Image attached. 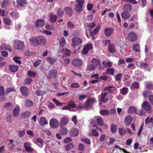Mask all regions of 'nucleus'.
Returning a JSON list of instances; mask_svg holds the SVG:
<instances>
[{"label":"nucleus","instance_id":"393cba45","mask_svg":"<svg viewBox=\"0 0 153 153\" xmlns=\"http://www.w3.org/2000/svg\"><path fill=\"white\" fill-rule=\"evenodd\" d=\"M123 9L125 11H131L132 9V7L130 4H127L123 6Z\"/></svg>","mask_w":153,"mask_h":153},{"label":"nucleus","instance_id":"9d476101","mask_svg":"<svg viewBox=\"0 0 153 153\" xmlns=\"http://www.w3.org/2000/svg\"><path fill=\"white\" fill-rule=\"evenodd\" d=\"M72 64L74 66L80 67L82 65V62L81 59L76 58L73 60Z\"/></svg>","mask_w":153,"mask_h":153},{"label":"nucleus","instance_id":"c03bdc74","mask_svg":"<svg viewBox=\"0 0 153 153\" xmlns=\"http://www.w3.org/2000/svg\"><path fill=\"white\" fill-rule=\"evenodd\" d=\"M57 16L54 14H51L50 16V21L52 22H54L57 19Z\"/></svg>","mask_w":153,"mask_h":153},{"label":"nucleus","instance_id":"f704fd0d","mask_svg":"<svg viewBox=\"0 0 153 153\" xmlns=\"http://www.w3.org/2000/svg\"><path fill=\"white\" fill-rule=\"evenodd\" d=\"M140 45L139 44H136L133 45L132 47V48L134 51L136 52H139L140 51Z\"/></svg>","mask_w":153,"mask_h":153},{"label":"nucleus","instance_id":"a211bd4d","mask_svg":"<svg viewBox=\"0 0 153 153\" xmlns=\"http://www.w3.org/2000/svg\"><path fill=\"white\" fill-rule=\"evenodd\" d=\"M1 50H7L10 52L12 51V48L9 44L5 43L3 44L1 46Z\"/></svg>","mask_w":153,"mask_h":153},{"label":"nucleus","instance_id":"680f3d73","mask_svg":"<svg viewBox=\"0 0 153 153\" xmlns=\"http://www.w3.org/2000/svg\"><path fill=\"white\" fill-rule=\"evenodd\" d=\"M25 134V130L20 131L18 132V136L20 137H22L24 136Z\"/></svg>","mask_w":153,"mask_h":153},{"label":"nucleus","instance_id":"cd10ccee","mask_svg":"<svg viewBox=\"0 0 153 153\" xmlns=\"http://www.w3.org/2000/svg\"><path fill=\"white\" fill-rule=\"evenodd\" d=\"M4 107L5 108H7V109L10 111L13 109V105L12 103L9 102L5 103L4 106Z\"/></svg>","mask_w":153,"mask_h":153},{"label":"nucleus","instance_id":"5fc2aeb1","mask_svg":"<svg viewBox=\"0 0 153 153\" xmlns=\"http://www.w3.org/2000/svg\"><path fill=\"white\" fill-rule=\"evenodd\" d=\"M117 126L114 124H112L111 126V130L112 132L115 133L117 130Z\"/></svg>","mask_w":153,"mask_h":153},{"label":"nucleus","instance_id":"bb28decb","mask_svg":"<svg viewBox=\"0 0 153 153\" xmlns=\"http://www.w3.org/2000/svg\"><path fill=\"white\" fill-rule=\"evenodd\" d=\"M121 16L123 19H128L130 17L131 15L128 12H123L121 13Z\"/></svg>","mask_w":153,"mask_h":153},{"label":"nucleus","instance_id":"4468645a","mask_svg":"<svg viewBox=\"0 0 153 153\" xmlns=\"http://www.w3.org/2000/svg\"><path fill=\"white\" fill-rule=\"evenodd\" d=\"M114 29L111 27L106 28L104 30V33L105 36H110L113 33Z\"/></svg>","mask_w":153,"mask_h":153},{"label":"nucleus","instance_id":"e2e57ef3","mask_svg":"<svg viewBox=\"0 0 153 153\" xmlns=\"http://www.w3.org/2000/svg\"><path fill=\"white\" fill-rule=\"evenodd\" d=\"M68 105L69 107H70L71 108H75L76 107L75 102L72 101L68 102Z\"/></svg>","mask_w":153,"mask_h":153},{"label":"nucleus","instance_id":"423d86ee","mask_svg":"<svg viewBox=\"0 0 153 153\" xmlns=\"http://www.w3.org/2000/svg\"><path fill=\"white\" fill-rule=\"evenodd\" d=\"M72 46L75 48V46H79L82 43V39L79 38L74 37L71 40Z\"/></svg>","mask_w":153,"mask_h":153},{"label":"nucleus","instance_id":"4d7b16f0","mask_svg":"<svg viewBox=\"0 0 153 153\" xmlns=\"http://www.w3.org/2000/svg\"><path fill=\"white\" fill-rule=\"evenodd\" d=\"M71 87L72 88H79L80 87V85L78 83L74 82L71 84Z\"/></svg>","mask_w":153,"mask_h":153},{"label":"nucleus","instance_id":"aec40b11","mask_svg":"<svg viewBox=\"0 0 153 153\" xmlns=\"http://www.w3.org/2000/svg\"><path fill=\"white\" fill-rule=\"evenodd\" d=\"M117 88L114 85H111L105 87L104 88L105 91H108L110 93H112L113 92L116 91Z\"/></svg>","mask_w":153,"mask_h":153},{"label":"nucleus","instance_id":"0e129e2a","mask_svg":"<svg viewBox=\"0 0 153 153\" xmlns=\"http://www.w3.org/2000/svg\"><path fill=\"white\" fill-rule=\"evenodd\" d=\"M20 59V58L18 57H14L13 59V60L16 63L20 64L21 63V62L19 59Z\"/></svg>","mask_w":153,"mask_h":153},{"label":"nucleus","instance_id":"c85d7f7f","mask_svg":"<svg viewBox=\"0 0 153 153\" xmlns=\"http://www.w3.org/2000/svg\"><path fill=\"white\" fill-rule=\"evenodd\" d=\"M65 12L69 16L72 15V10L71 8L66 7L64 8Z\"/></svg>","mask_w":153,"mask_h":153},{"label":"nucleus","instance_id":"a878e982","mask_svg":"<svg viewBox=\"0 0 153 153\" xmlns=\"http://www.w3.org/2000/svg\"><path fill=\"white\" fill-rule=\"evenodd\" d=\"M20 111L19 108V106H17L14 108L13 112V115L15 117H17L19 114Z\"/></svg>","mask_w":153,"mask_h":153},{"label":"nucleus","instance_id":"58836bf2","mask_svg":"<svg viewBox=\"0 0 153 153\" xmlns=\"http://www.w3.org/2000/svg\"><path fill=\"white\" fill-rule=\"evenodd\" d=\"M100 113L102 115H108L110 114V112L108 110H103L100 111Z\"/></svg>","mask_w":153,"mask_h":153},{"label":"nucleus","instance_id":"a19ab883","mask_svg":"<svg viewBox=\"0 0 153 153\" xmlns=\"http://www.w3.org/2000/svg\"><path fill=\"white\" fill-rule=\"evenodd\" d=\"M108 50L110 52L114 53L115 52V46L113 44L109 45L108 47Z\"/></svg>","mask_w":153,"mask_h":153},{"label":"nucleus","instance_id":"2f4dec72","mask_svg":"<svg viewBox=\"0 0 153 153\" xmlns=\"http://www.w3.org/2000/svg\"><path fill=\"white\" fill-rule=\"evenodd\" d=\"M9 4L8 0H4L2 2L1 7L2 8H7V6Z\"/></svg>","mask_w":153,"mask_h":153},{"label":"nucleus","instance_id":"ddd939ff","mask_svg":"<svg viewBox=\"0 0 153 153\" xmlns=\"http://www.w3.org/2000/svg\"><path fill=\"white\" fill-rule=\"evenodd\" d=\"M20 90L23 96H27L29 94L28 89L25 86H21L20 88Z\"/></svg>","mask_w":153,"mask_h":153},{"label":"nucleus","instance_id":"20e7f679","mask_svg":"<svg viewBox=\"0 0 153 153\" xmlns=\"http://www.w3.org/2000/svg\"><path fill=\"white\" fill-rule=\"evenodd\" d=\"M127 38L128 41L130 42H134L137 40V34L134 32H130L128 34Z\"/></svg>","mask_w":153,"mask_h":153},{"label":"nucleus","instance_id":"f3484780","mask_svg":"<svg viewBox=\"0 0 153 153\" xmlns=\"http://www.w3.org/2000/svg\"><path fill=\"white\" fill-rule=\"evenodd\" d=\"M45 24V21L42 19H39L37 20L35 22V26L37 27L43 26Z\"/></svg>","mask_w":153,"mask_h":153},{"label":"nucleus","instance_id":"412c9836","mask_svg":"<svg viewBox=\"0 0 153 153\" xmlns=\"http://www.w3.org/2000/svg\"><path fill=\"white\" fill-rule=\"evenodd\" d=\"M68 122V119L66 117H63L61 119L60 122L59 126L62 127L66 125Z\"/></svg>","mask_w":153,"mask_h":153},{"label":"nucleus","instance_id":"a18cd8bd","mask_svg":"<svg viewBox=\"0 0 153 153\" xmlns=\"http://www.w3.org/2000/svg\"><path fill=\"white\" fill-rule=\"evenodd\" d=\"M4 22L5 24L10 25H11L12 21L10 19L5 18L4 19Z\"/></svg>","mask_w":153,"mask_h":153},{"label":"nucleus","instance_id":"3c124183","mask_svg":"<svg viewBox=\"0 0 153 153\" xmlns=\"http://www.w3.org/2000/svg\"><path fill=\"white\" fill-rule=\"evenodd\" d=\"M135 113L137 115H138L140 116H142L143 115H144L145 114V112H144L143 110L136 109V111Z\"/></svg>","mask_w":153,"mask_h":153},{"label":"nucleus","instance_id":"f257e3e1","mask_svg":"<svg viewBox=\"0 0 153 153\" xmlns=\"http://www.w3.org/2000/svg\"><path fill=\"white\" fill-rule=\"evenodd\" d=\"M30 44L34 47L39 45L44 46L47 43L45 38L42 36H39L36 37L32 36L29 39Z\"/></svg>","mask_w":153,"mask_h":153},{"label":"nucleus","instance_id":"de8ad7c7","mask_svg":"<svg viewBox=\"0 0 153 153\" xmlns=\"http://www.w3.org/2000/svg\"><path fill=\"white\" fill-rule=\"evenodd\" d=\"M47 61L51 64H53L55 61V59L54 58H52L51 57H48L46 59Z\"/></svg>","mask_w":153,"mask_h":153},{"label":"nucleus","instance_id":"6ab92c4d","mask_svg":"<svg viewBox=\"0 0 153 153\" xmlns=\"http://www.w3.org/2000/svg\"><path fill=\"white\" fill-rule=\"evenodd\" d=\"M142 108L147 111H149L151 109L150 104L147 102H144L142 105Z\"/></svg>","mask_w":153,"mask_h":153},{"label":"nucleus","instance_id":"052dcab7","mask_svg":"<svg viewBox=\"0 0 153 153\" xmlns=\"http://www.w3.org/2000/svg\"><path fill=\"white\" fill-rule=\"evenodd\" d=\"M36 93L37 96H41L43 95L45 92L44 91L41 90H38L36 91Z\"/></svg>","mask_w":153,"mask_h":153},{"label":"nucleus","instance_id":"72a5a7b5","mask_svg":"<svg viewBox=\"0 0 153 153\" xmlns=\"http://www.w3.org/2000/svg\"><path fill=\"white\" fill-rule=\"evenodd\" d=\"M115 70L114 68H108L106 71V73L107 74L113 75L114 74Z\"/></svg>","mask_w":153,"mask_h":153},{"label":"nucleus","instance_id":"603ef678","mask_svg":"<svg viewBox=\"0 0 153 153\" xmlns=\"http://www.w3.org/2000/svg\"><path fill=\"white\" fill-rule=\"evenodd\" d=\"M64 54L66 56H68L71 55V51L67 48L64 49Z\"/></svg>","mask_w":153,"mask_h":153},{"label":"nucleus","instance_id":"1a4fd4ad","mask_svg":"<svg viewBox=\"0 0 153 153\" xmlns=\"http://www.w3.org/2000/svg\"><path fill=\"white\" fill-rule=\"evenodd\" d=\"M108 94V92L102 94L100 96V101L104 103L107 102L109 100V98L107 97Z\"/></svg>","mask_w":153,"mask_h":153},{"label":"nucleus","instance_id":"c9c22d12","mask_svg":"<svg viewBox=\"0 0 153 153\" xmlns=\"http://www.w3.org/2000/svg\"><path fill=\"white\" fill-rule=\"evenodd\" d=\"M25 105L26 106L28 107L32 106L33 105V102L32 101L30 100H27L25 101Z\"/></svg>","mask_w":153,"mask_h":153},{"label":"nucleus","instance_id":"338daca9","mask_svg":"<svg viewBox=\"0 0 153 153\" xmlns=\"http://www.w3.org/2000/svg\"><path fill=\"white\" fill-rule=\"evenodd\" d=\"M97 121L99 125L102 126L103 125V122L102 119L98 118L97 120Z\"/></svg>","mask_w":153,"mask_h":153},{"label":"nucleus","instance_id":"c756f323","mask_svg":"<svg viewBox=\"0 0 153 153\" xmlns=\"http://www.w3.org/2000/svg\"><path fill=\"white\" fill-rule=\"evenodd\" d=\"M145 123L146 125H148L150 123L152 124L150 127L152 128L153 127V119L152 118H150L149 117H147L145 120Z\"/></svg>","mask_w":153,"mask_h":153},{"label":"nucleus","instance_id":"7ed1b4c3","mask_svg":"<svg viewBox=\"0 0 153 153\" xmlns=\"http://www.w3.org/2000/svg\"><path fill=\"white\" fill-rule=\"evenodd\" d=\"M57 74V70L56 68H53L50 70L47 75V78L49 79L52 78L55 79L56 77Z\"/></svg>","mask_w":153,"mask_h":153},{"label":"nucleus","instance_id":"09e8293b","mask_svg":"<svg viewBox=\"0 0 153 153\" xmlns=\"http://www.w3.org/2000/svg\"><path fill=\"white\" fill-rule=\"evenodd\" d=\"M128 88L124 87L120 90V92L123 95H125L128 93Z\"/></svg>","mask_w":153,"mask_h":153},{"label":"nucleus","instance_id":"6e6d98bb","mask_svg":"<svg viewBox=\"0 0 153 153\" xmlns=\"http://www.w3.org/2000/svg\"><path fill=\"white\" fill-rule=\"evenodd\" d=\"M144 124L142 123L140 126V128L138 131L137 133V135L138 137H140V136L141 132L142 131H143V128Z\"/></svg>","mask_w":153,"mask_h":153},{"label":"nucleus","instance_id":"f8f14e48","mask_svg":"<svg viewBox=\"0 0 153 153\" xmlns=\"http://www.w3.org/2000/svg\"><path fill=\"white\" fill-rule=\"evenodd\" d=\"M70 135L71 137H75L78 135L79 130L76 128H74L71 129L69 132Z\"/></svg>","mask_w":153,"mask_h":153},{"label":"nucleus","instance_id":"4be33fe9","mask_svg":"<svg viewBox=\"0 0 153 153\" xmlns=\"http://www.w3.org/2000/svg\"><path fill=\"white\" fill-rule=\"evenodd\" d=\"M39 123L41 126H44L48 124V123L45 117H42L40 118Z\"/></svg>","mask_w":153,"mask_h":153},{"label":"nucleus","instance_id":"473e14b6","mask_svg":"<svg viewBox=\"0 0 153 153\" xmlns=\"http://www.w3.org/2000/svg\"><path fill=\"white\" fill-rule=\"evenodd\" d=\"M136 108L134 106H131L128 108V113L129 114L135 113L136 110Z\"/></svg>","mask_w":153,"mask_h":153},{"label":"nucleus","instance_id":"13d9d810","mask_svg":"<svg viewBox=\"0 0 153 153\" xmlns=\"http://www.w3.org/2000/svg\"><path fill=\"white\" fill-rule=\"evenodd\" d=\"M100 28V25H97L93 31L94 33L95 34H97Z\"/></svg>","mask_w":153,"mask_h":153},{"label":"nucleus","instance_id":"0eeeda50","mask_svg":"<svg viewBox=\"0 0 153 153\" xmlns=\"http://www.w3.org/2000/svg\"><path fill=\"white\" fill-rule=\"evenodd\" d=\"M59 123V121L55 118H51L50 120V127L53 129L57 128L58 126Z\"/></svg>","mask_w":153,"mask_h":153},{"label":"nucleus","instance_id":"49530a36","mask_svg":"<svg viewBox=\"0 0 153 153\" xmlns=\"http://www.w3.org/2000/svg\"><path fill=\"white\" fill-rule=\"evenodd\" d=\"M131 87L133 88H138L139 87V83L138 82H133L132 83Z\"/></svg>","mask_w":153,"mask_h":153},{"label":"nucleus","instance_id":"7c9ffc66","mask_svg":"<svg viewBox=\"0 0 153 153\" xmlns=\"http://www.w3.org/2000/svg\"><path fill=\"white\" fill-rule=\"evenodd\" d=\"M92 63L96 66H100V61L97 58L93 59L92 60Z\"/></svg>","mask_w":153,"mask_h":153},{"label":"nucleus","instance_id":"2eb2a0df","mask_svg":"<svg viewBox=\"0 0 153 153\" xmlns=\"http://www.w3.org/2000/svg\"><path fill=\"white\" fill-rule=\"evenodd\" d=\"M31 114V112L27 111L21 113L20 116L22 119H26L29 118L30 117Z\"/></svg>","mask_w":153,"mask_h":153},{"label":"nucleus","instance_id":"e433bc0d","mask_svg":"<svg viewBox=\"0 0 153 153\" xmlns=\"http://www.w3.org/2000/svg\"><path fill=\"white\" fill-rule=\"evenodd\" d=\"M27 74L28 76L33 78L35 77L36 75V72L32 71H28Z\"/></svg>","mask_w":153,"mask_h":153},{"label":"nucleus","instance_id":"dca6fc26","mask_svg":"<svg viewBox=\"0 0 153 153\" xmlns=\"http://www.w3.org/2000/svg\"><path fill=\"white\" fill-rule=\"evenodd\" d=\"M133 118L131 116L128 115L125 117L124 119V123L127 126H129L130 125L132 121Z\"/></svg>","mask_w":153,"mask_h":153},{"label":"nucleus","instance_id":"bf43d9fd","mask_svg":"<svg viewBox=\"0 0 153 153\" xmlns=\"http://www.w3.org/2000/svg\"><path fill=\"white\" fill-rule=\"evenodd\" d=\"M85 146L83 144L80 143L78 146V149L79 151H84L85 149Z\"/></svg>","mask_w":153,"mask_h":153},{"label":"nucleus","instance_id":"8fccbe9b","mask_svg":"<svg viewBox=\"0 0 153 153\" xmlns=\"http://www.w3.org/2000/svg\"><path fill=\"white\" fill-rule=\"evenodd\" d=\"M32 81V79L31 78L27 77L24 80V85H29Z\"/></svg>","mask_w":153,"mask_h":153},{"label":"nucleus","instance_id":"ea45409f","mask_svg":"<svg viewBox=\"0 0 153 153\" xmlns=\"http://www.w3.org/2000/svg\"><path fill=\"white\" fill-rule=\"evenodd\" d=\"M74 146L73 143H71L67 145L65 148L68 151H69L74 148Z\"/></svg>","mask_w":153,"mask_h":153},{"label":"nucleus","instance_id":"f03ea898","mask_svg":"<svg viewBox=\"0 0 153 153\" xmlns=\"http://www.w3.org/2000/svg\"><path fill=\"white\" fill-rule=\"evenodd\" d=\"M14 46L15 49L18 50H22L25 47L24 42L18 40H15L13 41Z\"/></svg>","mask_w":153,"mask_h":153},{"label":"nucleus","instance_id":"6e6552de","mask_svg":"<svg viewBox=\"0 0 153 153\" xmlns=\"http://www.w3.org/2000/svg\"><path fill=\"white\" fill-rule=\"evenodd\" d=\"M77 5L75 7L76 10L78 12H80L82 10V7L83 5V0H77L76 1Z\"/></svg>","mask_w":153,"mask_h":153},{"label":"nucleus","instance_id":"864d4df0","mask_svg":"<svg viewBox=\"0 0 153 153\" xmlns=\"http://www.w3.org/2000/svg\"><path fill=\"white\" fill-rule=\"evenodd\" d=\"M67 26L68 28L72 29L75 27V25L71 22L69 21L67 22Z\"/></svg>","mask_w":153,"mask_h":153},{"label":"nucleus","instance_id":"5701e85b","mask_svg":"<svg viewBox=\"0 0 153 153\" xmlns=\"http://www.w3.org/2000/svg\"><path fill=\"white\" fill-rule=\"evenodd\" d=\"M10 70L12 72H15L18 70L19 67L14 65H10L9 66Z\"/></svg>","mask_w":153,"mask_h":153},{"label":"nucleus","instance_id":"69168bd1","mask_svg":"<svg viewBox=\"0 0 153 153\" xmlns=\"http://www.w3.org/2000/svg\"><path fill=\"white\" fill-rule=\"evenodd\" d=\"M53 101L55 103L56 105L57 106H60L62 105V104L59 102L55 98L52 99Z\"/></svg>","mask_w":153,"mask_h":153},{"label":"nucleus","instance_id":"39448f33","mask_svg":"<svg viewBox=\"0 0 153 153\" xmlns=\"http://www.w3.org/2000/svg\"><path fill=\"white\" fill-rule=\"evenodd\" d=\"M31 144L30 143L25 142L24 143V146L25 151L28 153L33 152L34 151V149L31 147Z\"/></svg>","mask_w":153,"mask_h":153},{"label":"nucleus","instance_id":"4c0bfd02","mask_svg":"<svg viewBox=\"0 0 153 153\" xmlns=\"http://www.w3.org/2000/svg\"><path fill=\"white\" fill-rule=\"evenodd\" d=\"M17 2L20 6H25L26 4L25 0H17Z\"/></svg>","mask_w":153,"mask_h":153},{"label":"nucleus","instance_id":"79ce46f5","mask_svg":"<svg viewBox=\"0 0 153 153\" xmlns=\"http://www.w3.org/2000/svg\"><path fill=\"white\" fill-rule=\"evenodd\" d=\"M45 28L49 30H53L54 29V27L52 25H50L48 24H46L45 25Z\"/></svg>","mask_w":153,"mask_h":153},{"label":"nucleus","instance_id":"774afa93","mask_svg":"<svg viewBox=\"0 0 153 153\" xmlns=\"http://www.w3.org/2000/svg\"><path fill=\"white\" fill-rule=\"evenodd\" d=\"M122 74H119L115 76V80L117 81H120L121 80Z\"/></svg>","mask_w":153,"mask_h":153},{"label":"nucleus","instance_id":"9b49d317","mask_svg":"<svg viewBox=\"0 0 153 153\" xmlns=\"http://www.w3.org/2000/svg\"><path fill=\"white\" fill-rule=\"evenodd\" d=\"M92 48V45L90 44H88L85 45L82 51V53L83 54H85L88 53V51L91 50Z\"/></svg>","mask_w":153,"mask_h":153},{"label":"nucleus","instance_id":"b1692460","mask_svg":"<svg viewBox=\"0 0 153 153\" xmlns=\"http://www.w3.org/2000/svg\"><path fill=\"white\" fill-rule=\"evenodd\" d=\"M61 128L60 130V134L62 135H65L68 132V130L65 127H60Z\"/></svg>","mask_w":153,"mask_h":153},{"label":"nucleus","instance_id":"37998d69","mask_svg":"<svg viewBox=\"0 0 153 153\" xmlns=\"http://www.w3.org/2000/svg\"><path fill=\"white\" fill-rule=\"evenodd\" d=\"M102 64L105 68H110L112 66V63L109 61H108L106 62H103Z\"/></svg>","mask_w":153,"mask_h":153}]
</instances>
